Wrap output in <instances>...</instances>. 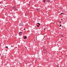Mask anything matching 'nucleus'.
I'll return each mask as SVG.
<instances>
[{
	"label": "nucleus",
	"mask_w": 67,
	"mask_h": 67,
	"mask_svg": "<svg viewBox=\"0 0 67 67\" xmlns=\"http://www.w3.org/2000/svg\"><path fill=\"white\" fill-rule=\"evenodd\" d=\"M15 11H18V9L16 10Z\"/></svg>",
	"instance_id": "obj_14"
},
{
	"label": "nucleus",
	"mask_w": 67,
	"mask_h": 67,
	"mask_svg": "<svg viewBox=\"0 0 67 67\" xmlns=\"http://www.w3.org/2000/svg\"><path fill=\"white\" fill-rule=\"evenodd\" d=\"M24 30H25V29H24Z\"/></svg>",
	"instance_id": "obj_18"
},
{
	"label": "nucleus",
	"mask_w": 67,
	"mask_h": 67,
	"mask_svg": "<svg viewBox=\"0 0 67 67\" xmlns=\"http://www.w3.org/2000/svg\"><path fill=\"white\" fill-rule=\"evenodd\" d=\"M45 1H46V0H44V1H43V2H44V3H45Z\"/></svg>",
	"instance_id": "obj_8"
},
{
	"label": "nucleus",
	"mask_w": 67,
	"mask_h": 67,
	"mask_svg": "<svg viewBox=\"0 0 67 67\" xmlns=\"http://www.w3.org/2000/svg\"><path fill=\"white\" fill-rule=\"evenodd\" d=\"M59 26H60V27H61V26H62V25H59Z\"/></svg>",
	"instance_id": "obj_9"
},
{
	"label": "nucleus",
	"mask_w": 67,
	"mask_h": 67,
	"mask_svg": "<svg viewBox=\"0 0 67 67\" xmlns=\"http://www.w3.org/2000/svg\"><path fill=\"white\" fill-rule=\"evenodd\" d=\"M61 20H62V21H63V19H62Z\"/></svg>",
	"instance_id": "obj_16"
},
{
	"label": "nucleus",
	"mask_w": 67,
	"mask_h": 67,
	"mask_svg": "<svg viewBox=\"0 0 67 67\" xmlns=\"http://www.w3.org/2000/svg\"><path fill=\"white\" fill-rule=\"evenodd\" d=\"M4 1H5V0H4Z\"/></svg>",
	"instance_id": "obj_19"
},
{
	"label": "nucleus",
	"mask_w": 67,
	"mask_h": 67,
	"mask_svg": "<svg viewBox=\"0 0 67 67\" xmlns=\"http://www.w3.org/2000/svg\"><path fill=\"white\" fill-rule=\"evenodd\" d=\"M48 59H49V58H48Z\"/></svg>",
	"instance_id": "obj_20"
},
{
	"label": "nucleus",
	"mask_w": 67,
	"mask_h": 67,
	"mask_svg": "<svg viewBox=\"0 0 67 67\" xmlns=\"http://www.w3.org/2000/svg\"><path fill=\"white\" fill-rule=\"evenodd\" d=\"M20 26H23V22H21V23L20 24Z\"/></svg>",
	"instance_id": "obj_1"
},
{
	"label": "nucleus",
	"mask_w": 67,
	"mask_h": 67,
	"mask_svg": "<svg viewBox=\"0 0 67 67\" xmlns=\"http://www.w3.org/2000/svg\"><path fill=\"white\" fill-rule=\"evenodd\" d=\"M37 27H39V26H40L39 25H37Z\"/></svg>",
	"instance_id": "obj_12"
},
{
	"label": "nucleus",
	"mask_w": 67,
	"mask_h": 67,
	"mask_svg": "<svg viewBox=\"0 0 67 67\" xmlns=\"http://www.w3.org/2000/svg\"><path fill=\"white\" fill-rule=\"evenodd\" d=\"M27 38V37L25 36L24 37V39H26Z\"/></svg>",
	"instance_id": "obj_6"
},
{
	"label": "nucleus",
	"mask_w": 67,
	"mask_h": 67,
	"mask_svg": "<svg viewBox=\"0 0 67 67\" xmlns=\"http://www.w3.org/2000/svg\"><path fill=\"white\" fill-rule=\"evenodd\" d=\"M5 48H8V47L7 46H6L5 47Z\"/></svg>",
	"instance_id": "obj_10"
},
{
	"label": "nucleus",
	"mask_w": 67,
	"mask_h": 67,
	"mask_svg": "<svg viewBox=\"0 0 67 67\" xmlns=\"http://www.w3.org/2000/svg\"><path fill=\"white\" fill-rule=\"evenodd\" d=\"M63 13H61V14H63Z\"/></svg>",
	"instance_id": "obj_13"
},
{
	"label": "nucleus",
	"mask_w": 67,
	"mask_h": 67,
	"mask_svg": "<svg viewBox=\"0 0 67 67\" xmlns=\"http://www.w3.org/2000/svg\"><path fill=\"white\" fill-rule=\"evenodd\" d=\"M46 2H51V0H46Z\"/></svg>",
	"instance_id": "obj_3"
},
{
	"label": "nucleus",
	"mask_w": 67,
	"mask_h": 67,
	"mask_svg": "<svg viewBox=\"0 0 67 67\" xmlns=\"http://www.w3.org/2000/svg\"><path fill=\"white\" fill-rule=\"evenodd\" d=\"M12 9H14V11H15L16 10V9H15V6H14V7H13Z\"/></svg>",
	"instance_id": "obj_2"
},
{
	"label": "nucleus",
	"mask_w": 67,
	"mask_h": 67,
	"mask_svg": "<svg viewBox=\"0 0 67 67\" xmlns=\"http://www.w3.org/2000/svg\"><path fill=\"white\" fill-rule=\"evenodd\" d=\"M25 16H27L29 15V14H28V13H26L25 14Z\"/></svg>",
	"instance_id": "obj_5"
},
{
	"label": "nucleus",
	"mask_w": 67,
	"mask_h": 67,
	"mask_svg": "<svg viewBox=\"0 0 67 67\" xmlns=\"http://www.w3.org/2000/svg\"><path fill=\"white\" fill-rule=\"evenodd\" d=\"M37 11H39V10L38 9H37Z\"/></svg>",
	"instance_id": "obj_11"
},
{
	"label": "nucleus",
	"mask_w": 67,
	"mask_h": 67,
	"mask_svg": "<svg viewBox=\"0 0 67 67\" xmlns=\"http://www.w3.org/2000/svg\"><path fill=\"white\" fill-rule=\"evenodd\" d=\"M37 24H39L38 25H39V26H40V25H41V24H40V23H37Z\"/></svg>",
	"instance_id": "obj_7"
},
{
	"label": "nucleus",
	"mask_w": 67,
	"mask_h": 67,
	"mask_svg": "<svg viewBox=\"0 0 67 67\" xmlns=\"http://www.w3.org/2000/svg\"><path fill=\"white\" fill-rule=\"evenodd\" d=\"M1 2H0V4H1Z\"/></svg>",
	"instance_id": "obj_15"
},
{
	"label": "nucleus",
	"mask_w": 67,
	"mask_h": 67,
	"mask_svg": "<svg viewBox=\"0 0 67 67\" xmlns=\"http://www.w3.org/2000/svg\"><path fill=\"white\" fill-rule=\"evenodd\" d=\"M5 8H6V7H7V6H5Z\"/></svg>",
	"instance_id": "obj_17"
},
{
	"label": "nucleus",
	"mask_w": 67,
	"mask_h": 67,
	"mask_svg": "<svg viewBox=\"0 0 67 67\" xmlns=\"http://www.w3.org/2000/svg\"><path fill=\"white\" fill-rule=\"evenodd\" d=\"M22 32H20L19 33V35H22Z\"/></svg>",
	"instance_id": "obj_4"
}]
</instances>
